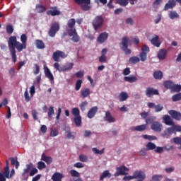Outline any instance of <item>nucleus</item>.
I'll use <instances>...</instances> for the list:
<instances>
[{"label":"nucleus","instance_id":"nucleus-1","mask_svg":"<svg viewBox=\"0 0 181 181\" xmlns=\"http://www.w3.org/2000/svg\"><path fill=\"white\" fill-rule=\"evenodd\" d=\"M8 45L13 62V63H16V62H18V57H16V50L18 52H22L23 49H26V45L23 44V42L21 43L19 41H18V40L16 39V36H11L8 38Z\"/></svg>","mask_w":181,"mask_h":181},{"label":"nucleus","instance_id":"nucleus-2","mask_svg":"<svg viewBox=\"0 0 181 181\" xmlns=\"http://www.w3.org/2000/svg\"><path fill=\"white\" fill-rule=\"evenodd\" d=\"M92 25L95 31L101 29L103 25H104V17L103 16H96L92 21Z\"/></svg>","mask_w":181,"mask_h":181},{"label":"nucleus","instance_id":"nucleus-3","mask_svg":"<svg viewBox=\"0 0 181 181\" xmlns=\"http://www.w3.org/2000/svg\"><path fill=\"white\" fill-rule=\"evenodd\" d=\"M30 172V173H29ZM38 170L37 168H33V163H30L26 165V168L23 170V172L22 173V176L25 177L28 173H29L30 176H35L36 173H37Z\"/></svg>","mask_w":181,"mask_h":181},{"label":"nucleus","instance_id":"nucleus-4","mask_svg":"<svg viewBox=\"0 0 181 181\" xmlns=\"http://www.w3.org/2000/svg\"><path fill=\"white\" fill-rule=\"evenodd\" d=\"M75 3L77 4V5H81V8L82 11H90L91 9V6L90 4H91V0H74Z\"/></svg>","mask_w":181,"mask_h":181},{"label":"nucleus","instance_id":"nucleus-5","mask_svg":"<svg viewBox=\"0 0 181 181\" xmlns=\"http://www.w3.org/2000/svg\"><path fill=\"white\" fill-rule=\"evenodd\" d=\"M128 43H129V38L128 37H123L122 42L120 43L121 49L124 52L125 54H131L132 51L128 48Z\"/></svg>","mask_w":181,"mask_h":181},{"label":"nucleus","instance_id":"nucleus-6","mask_svg":"<svg viewBox=\"0 0 181 181\" xmlns=\"http://www.w3.org/2000/svg\"><path fill=\"white\" fill-rule=\"evenodd\" d=\"M59 30H60V24L59 23H53L49 30L48 35L50 37H54Z\"/></svg>","mask_w":181,"mask_h":181},{"label":"nucleus","instance_id":"nucleus-7","mask_svg":"<svg viewBox=\"0 0 181 181\" xmlns=\"http://www.w3.org/2000/svg\"><path fill=\"white\" fill-rule=\"evenodd\" d=\"M60 57L62 59H66L67 57V54L64 52L57 50L52 54V59L54 62H60Z\"/></svg>","mask_w":181,"mask_h":181},{"label":"nucleus","instance_id":"nucleus-8","mask_svg":"<svg viewBox=\"0 0 181 181\" xmlns=\"http://www.w3.org/2000/svg\"><path fill=\"white\" fill-rule=\"evenodd\" d=\"M117 172L114 174V176L115 177L119 176V175H123L125 176V175H127V173L125 172H128V170H129V168H127L125 165H122L120 167H117L116 168Z\"/></svg>","mask_w":181,"mask_h":181},{"label":"nucleus","instance_id":"nucleus-9","mask_svg":"<svg viewBox=\"0 0 181 181\" xmlns=\"http://www.w3.org/2000/svg\"><path fill=\"white\" fill-rule=\"evenodd\" d=\"M145 93L148 98H151V97H152L153 95H159V90L152 87L146 88Z\"/></svg>","mask_w":181,"mask_h":181},{"label":"nucleus","instance_id":"nucleus-10","mask_svg":"<svg viewBox=\"0 0 181 181\" xmlns=\"http://www.w3.org/2000/svg\"><path fill=\"white\" fill-rule=\"evenodd\" d=\"M134 179H138L140 181L145 180L146 179V175L145 173L142 170H136L133 173Z\"/></svg>","mask_w":181,"mask_h":181},{"label":"nucleus","instance_id":"nucleus-11","mask_svg":"<svg viewBox=\"0 0 181 181\" xmlns=\"http://www.w3.org/2000/svg\"><path fill=\"white\" fill-rule=\"evenodd\" d=\"M151 128L152 131H154V132H161L163 125L162 123L156 121L152 123Z\"/></svg>","mask_w":181,"mask_h":181},{"label":"nucleus","instance_id":"nucleus-12","mask_svg":"<svg viewBox=\"0 0 181 181\" xmlns=\"http://www.w3.org/2000/svg\"><path fill=\"white\" fill-rule=\"evenodd\" d=\"M68 35L70 37L72 36L71 40L74 43H78V42H80V36L77 34L76 30H72L71 32L68 33Z\"/></svg>","mask_w":181,"mask_h":181},{"label":"nucleus","instance_id":"nucleus-13","mask_svg":"<svg viewBox=\"0 0 181 181\" xmlns=\"http://www.w3.org/2000/svg\"><path fill=\"white\" fill-rule=\"evenodd\" d=\"M168 114L170 115V117L173 118V119H175L176 121H180L181 119L180 112L174 110H168Z\"/></svg>","mask_w":181,"mask_h":181},{"label":"nucleus","instance_id":"nucleus-14","mask_svg":"<svg viewBox=\"0 0 181 181\" xmlns=\"http://www.w3.org/2000/svg\"><path fill=\"white\" fill-rule=\"evenodd\" d=\"M67 25L69 28L66 29L67 33H69V32H71L72 30H76V27H74L76 26V19L74 18L69 19L68 21Z\"/></svg>","mask_w":181,"mask_h":181},{"label":"nucleus","instance_id":"nucleus-15","mask_svg":"<svg viewBox=\"0 0 181 181\" xmlns=\"http://www.w3.org/2000/svg\"><path fill=\"white\" fill-rule=\"evenodd\" d=\"M176 6V0H168L165 4L163 11H169V9H173Z\"/></svg>","mask_w":181,"mask_h":181},{"label":"nucleus","instance_id":"nucleus-16","mask_svg":"<svg viewBox=\"0 0 181 181\" xmlns=\"http://www.w3.org/2000/svg\"><path fill=\"white\" fill-rule=\"evenodd\" d=\"M115 4H118L120 6H127L128 5L127 0H115ZM131 5H134L135 2H138V0H129Z\"/></svg>","mask_w":181,"mask_h":181},{"label":"nucleus","instance_id":"nucleus-17","mask_svg":"<svg viewBox=\"0 0 181 181\" xmlns=\"http://www.w3.org/2000/svg\"><path fill=\"white\" fill-rule=\"evenodd\" d=\"M104 120L111 124L112 122H115V117H112L111 115V112L110 110L106 111L105 116L104 117Z\"/></svg>","mask_w":181,"mask_h":181},{"label":"nucleus","instance_id":"nucleus-18","mask_svg":"<svg viewBox=\"0 0 181 181\" xmlns=\"http://www.w3.org/2000/svg\"><path fill=\"white\" fill-rule=\"evenodd\" d=\"M64 131L67 134H66L67 139H76V135H77V134L74 132H71L69 127H65Z\"/></svg>","mask_w":181,"mask_h":181},{"label":"nucleus","instance_id":"nucleus-19","mask_svg":"<svg viewBox=\"0 0 181 181\" xmlns=\"http://www.w3.org/2000/svg\"><path fill=\"white\" fill-rule=\"evenodd\" d=\"M44 73L45 77L49 78V81H54V77L53 76V74L50 71V69L47 66H44Z\"/></svg>","mask_w":181,"mask_h":181},{"label":"nucleus","instance_id":"nucleus-20","mask_svg":"<svg viewBox=\"0 0 181 181\" xmlns=\"http://www.w3.org/2000/svg\"><path fill=\"white\" fill-rule=\"evenodd\" d=\"M98 111V107H97V106H95L90 108L88 112V115H87L88 118H90V119H91V118H94Z\"/></svg>","mask_w":181,"mask_h":181},{"label":"nucleus","instance_id":"nucleus-21","mask_svg":"<svg viewBox=\"0 0 181 181\" xmlns=\"http://www.w3.org/2000/svg\"><path fill=\"white\" fill-rule=\"evenodd\" d=\"M90 94H91V91L90 90V88H82L81 90L80 98H87V97H88V95H90Z\"/></svg>","mask_w":181,"mask_h":181},{"label":"nucleus","instance_id":"nucleus-22","mask_svg":"<svg viewBox=\"0 0 181 181\" xmlns=\"http://www.w3.org/2000/svg\"><path fill=\"white\" fill-rule=\"evenodd\" d=\"M151 43L153 46L156 47H160L162 42L159 41V36L155 35L153 38L151 40Z\"/></svg>","mask_w":181,"mask_h":181},{"label":"nucleus","instance_id":"nucleus-23","mask_svg":"<svg viewBox=\"0 0 181 181\" xmlns=\"http://www.w3.org/2000/svg\"><path fill=\"white\" fill-rule=\"evenodd\" d=\"M163 120L164 121V124H165V125H175L173 119H172V117L168 115H165L163 117Z\"/></svg>","mask_w":181,"mask_h":181},{"label":"nucleus","instance_id":"nucleus-24","mask_svg":"<svg viewBox=\"0 0 181 181\" xmlns=\"http://www.w3.org/2000/svg\"><path fill=\"white\" fill-rule=\"evenodd\" d=\"M174 133L175 132L173 131V128L168 127L164 131L163 134H161V136H163V138H169V136Z\"/></svg>","mask_w":181,"mask_h":181},{"label":"nucleus","instance_id":"nucleus-25","mask_svg":"<svg viewBox=\"0 0 181 181\" xmlns=\"http://www.w3.org/2000/svg\"><path fill=\"white\" fill-rule=\"evenodd\" d=\"M166 54H168V51L165 49H161L158 51L157 56L160 60H165L166 59Z\"/></svg>","mask_w":181,"mask_h":181},{"label":"nucleus","instance_id":"nucleus-26","mask_svg":"<svg viewBox=\"0 0 181 181\" xmlns=\"http://www.w3.org/2000/svg\"><path fill=\"white\" fill-rule=\"evenodd\" d=\"M107 39H108V33H102L98 37L97 40L99 43H104V42H105V40H107Z\"/></svg>","mask_w":181,"mask_h":181},{"label":"nucleus","instance_id":"nucleus-27","mask_svg":"<svg viewBox=\"0 0 181 181\" xmlns=\"http://www.w3.org/2000/svg\"><path fill=\"white\" fill-rule=\"evenodd\" d=\"M64 176L60 173H54L52 177V181H62Z\"/></svg>","mask_w":181,"mask_h":181},{"label":"nucleus","instance_id":"nucleus-28","mask_svg":"<svg viewBox=\"0 0 181 181\" xmlns=\"http://www.w3.org/2000/svg\"><path fill=\"white\" fill-rule=\"evenodd\" d=\"M155 80H162L163 78V73L161 71H156L153 74Z\"/></svg>","mask_w":181,"mask_h":181},{"label":"nucleus","instance_id":"nucleus-29","mask_svg":"<svg viewBox=\"0 0 181 181\" xmlns=\"http://www.w3.org/2000/svg\"><path fill=\"white\" fill-rule=\"evenodd\" d=\"M174 83L172 81H165L163 82V86L168 90H172L173 88Z\"/></svg>","mask_w":181,"mask_h":181},{"label":"nucleus","instance_id":"nucleus-30","mask_svg":"<svg viewBox=\"0 0 181 181\" xmlns=\"http://www.w3.org/2000/svg\"><path fill=\"white\" fill-rule=\"evenodd\" d=\"M35 10L38 13H43V12H46V7L42 4H37Z\"/></svg>","mask_w":181,"mask_h":181},{"label":"nucleus","instance_id":"nucleus-31","mask_svg":"<svg viewBox=\"0 0 181 181\" xmlns=\"http://www.w3.org/2000/svg\"><path fill=\"white\" fill-rule=\"evenodd\" d=\"M124 81H127L128 83H135V81H138V78L134 76H125L124 78Z\"/></svg>","mask_w":181,"mask_h":181},{"label":"nucleus","instance_id":"nucleus-32","mask_svg":"<svg viewBox=\"0 0 181 181\" xmlns=\"http://www.w3.org/2000/svg\"><path fill=\"white\" fill-rule=\"evenodd\" d=\"M35 45L37 49H45L46 46L45 45V42L42 41V40H35Z\"/></svg>","mask_w":181,"mask_h":181},{"label":"nucleus","instance_id":"nucleus-33","mask_svg":"<svg viewBox=\"0 0 181 181\" xmlns=\"http://www.w3.org/2000/svg\"><path fill=\"white\" fill-rule=\"evenodd\" d=\"M128 93L127 92H121L119 95V101H127L128 100Z\"/></svg>","mask_w":181,"mask_h":181},{"label":"nucleus","instance_id":"nucleus-34","mask_svg":"<svg viewBox=\"0 0 181 181\" xmlns=\"http://www.w3.org/2000/svg\"><path fill=\"white\" fill-rule=\"evenodd\" d=\"M105 177H111V173L108 170H105L100 177V180L103 181Z\"/></svg>","mask_w":181,"mask_h":181},{"label":"nucleus","instance_id":"nucleus-35","mask_svg":"<svg viewBox=\"0 0 181 181\" xmlns=\"http://www.w3.org/2000/svg\"><path fill=\"white\" fill-rule=\"evenodd\" d=\"M148 128V124H141L134 127V131H137L138 132H142V131H145Z\"/></svg>","mask_w":181,"mask_h":181},{"label":"nucleus","instance_id":"nucleus-36","mask_svg":"<svg viewBox=\"0 0 181 181\" xmlns=\"http://www.w3.org/2000/svg\"><path fill=\"white\" fill-rule=\"evenodd\" d=\"M42 160H44V162H46L47 165H50V163L53 162V159L52 158V157L45 156V154L42 156Z\"/></svg>","mask_w":181,"mask_h":181},{"label":"nucleus","instance_id":"nucleus-37","mask_svg":"<svg viewBox=\"0 0 181 181\" xmlns=\"http://www.w3.org/2000/svg\"><path fill=\"white\" fill-rule=\"evenodd\" d=\"M140 62V59L139 57H131L129 59V63L130 64H136V63H139Z\"/></svg>","mask_w":181,"mask_h":181},{"label":"nucleus","instance_id":"nucleus-38","mask_svg":"<svg viewBox=\"0 0 181 181\" xmlns=\"http://www.w3.org/2000/svg\"><path fill=\"white\" fill-rule=\"evenodd\" d=\"M168 16L170 18V19H172L173 21L175 19H177L179 18V14L177 13V12L176 11H170Z\"/></svg>","mask_w":181,"mask_h":181},{"label":"nucleus","instance_id":"nucleus-39","mask_svg":"<svg viewBox=\"0 0 181 181\" xmlns=\"http://www.w3.org/2000/svg\"><path fill=\"white\" fill-rule=\"evenodd\" d=\"M47 15H51V16H59L60 11L59 10H49L47 11Z\"/></svg>","mask_w":181,"mask_h":181},{"label":"nucleus","instance_id":"nucleus-40","mask_svg":"<svg viewBox=\"0 0 181 181\" xmlns=\"http://www.w3.org/2000/svg\"><path fill=\"white\" fill-rule=\"evenodd\" d=\"M146 151H153V149H156V145L152 142H148L146 145Z\"/></svg>","mask_w":181,"mask_h":181},{"label":"nucleus","instance_id":"nucleus-41","mask_svg":"<svg viewBox=\"0 0 181 181\" xmlns=\"http://www.w3.org/2000/svg\"><path fill=\"white\" fill-rule=\"evenodd\" d=\"M8 159H9V160H11V165L13 166L16 165V169H18L20 164H19V161H18L17 158L15 159V158L11 157Z\"/></svg>","mask_w":181,"mask_h":181},{"label":"nucleus","instance_id":"nucleus-42","mask_svg":"<svg viewBox=\"0 0 181 181\" xmlns=\"http://www.w3.org/2000/svg\"><path fill=\"white\" fill-rule=\"evenodd\" d=\"M75 125L78 127H81V116H76L74 118Z\"/></svg>","mask_w":181,"mask_h":181},{"label":"nucleus","instance_id":"nucleus-43","mask_svg":"<svg viewBox=\"0 0 181 181\" xmlns=\"http://www.w3.org/2000/svg\"><path fill=\"white\" fill-rule=\"evenodd\" d=\"M6 30L8 35H12L13 33V25L11 24H8L6 26Z\"/></svg>","mask_w":181,"mask_h":181},{"label":"nucleus","instance_id":"nucleus-44","mask_svg":"<svg viewBox=\"0 0 181 181\" xmlns=\"http://www.w3.org/2000/svg\"><path fill=\"white\" fill-rule=\"evenodd\" d=\"M163 179V175H153L151 177L153 181H161Z\"/></svg>","mask_w":181,"mask_h":181},{"label":"nucleus","instance_id":"nucleus-45","mask_svg":"<svg viewBox=\"0 0 181 181\" xmlns=\"http://www.w3.org/2000/svg\"><path fill=\"white\" fill-rule=\"evenodd\" d=\"M173 141L175 145H180L178 149H181V137H174Z\"/></svg>","mask_w":181,"mask_h":181},{"label":"nucleus","instance_id":"nucleus-46","mask_svg":"<svg viewBox=\"0 0 181 181\" xmlns=\"http://www.w3.org/2000/svg\"><path fill=\"white\" fill-rule=\"evenodd\" d=\"M71 114L74 117H80V110L77 107H74L71 110Z\"/></svg>","mask_w":181,"mask_h":181},{"label":"nucleus","instance_id":"nucleus-47","mask_svg":"<svg viewBox=\"0 0 181 181\" xmlns=\"http://www.w3.org/2000/svg\"><path fill=\"white\" fill-rule=\"evenodd\" d=\"M87 105H88V102L87 101H83L79 105V107L81 108V111H82V112L86 111V107H87Z\"/></svg>","mask_w":181,"mask_h":181},{"label":"nucleus","instance_id":"nucleus-48","mask_svg":"<svg viewBox=\"0 0 181 181\" xmlns=\"http://www.w3.org/2000/svg\"><path fill=\"white\" fill-rule=\"evenodd\" d=\"M81 84H83V81L81 79H78L76 81V86H75L76 91H78V90H80V88H81Z\"/></svg>","mask_w":181,"mask_h":181},{"label":"nucleus","instance_id":"nucleus-49","mask_svg":"<svg viewBox=\"0 0 181 181\" xmlns=\"http://www.w3.org/2000/svg\"><path fill=\"white\" fill-rule=\"evenodd\" d=\"M34 66L35 67L33 69V74L37 76V74L40 73V67L39 66V65H37V64H35Z\"/></svg>","mask_w":181,"mask_h":181},{"label":"nucleus","instance_id":"nucleus-50","mask_svg":"<svg viewBox=\"0 0 181 181\" xmlns=\"http://www.w3.org/2000/svg\"><path fill=\"white\" fill-rule=\"evenodd\" d=\"M79 160L80 162H83V163L88 162V156L84 154H81L79 156Z\"/></svg>","mask_w":181,"mask_h":181},{"label":"nucleus","instance_id":"nucleus-51","mask_svg":"<svg viewBox=\"0 0 181 181\" xmlns=\"http://www.w3.org/2000/svg\"><path fill=\"white\" fill-rule=\"evenodd\" d=\"M143 138L144 139H148V141H156L157 139L156 136H148L146 134L143 135Z\"/></svg>","mask_w":181,"mask_h":181},{"label":"nucleus","instance_id":"nucleus-52","mask_svg":"<svg viewBox=\"0 0 181 181\" xmlns=\"http://www.w3.org/2000/svg\"><path fill=\"white\" fill-rule=\"evenodd\" d=\"M92 151L94 152V153H95V155H103V153H104L105 148L98 150L97 148H93Z\"/></svg>","mask_w":181,"mask_h":181},{"label":"nucleus","instance_id":"nucleus-53","mask_svg":"<svg viewBox=\"0 0 181 181\" xmlns=\"http://www.w3.org/2000/svg\"><path fill=\"white\" fill-rule=\"evenodd\" d=\"M172 100L174 102L180 101V100H181V93H179L177 94H175V95H173Z\"/></svg>","mask_w":181,"mask_h":181},{"label":"nucleus","instance_id":"nucleus-54","mask_svg":"<svg viewBox=\"0 0 181 181\" xmlns=\"http://www.w3.org/2000/svg\"><path fill=\"white\" fill-rule=\"evenodd\" d=\"M70 175L72 177H80V173L76 171V170H71Z\"/></svg>","mask_w":181,"mask_h":181},{"label":"nucleus","instance_id":"nucleus-55","mask_svg":"<svg viewBox=\"0 0 181 181\" xmlns=\"http://www.w3.org/2000/svg\"><path fill=\"white\" fill-rule=\"evenodd\" d=\"M171 90L175 91L176 93H179V91H181V85H175V83H174Z\"/></svg>","mask_w":181,"mask_h":181},{"label":"nucleus","instance_id":"nucleus-56","mask_svg":"<svg viewBox=\"0 0 181 181\" xmlns=\"http://www.w3.org/2000/svg\"><path fill=\"white\" fill-rule=\"evenodd\" d=\"M139 57H140L141 62H145L146 60L147 57H148V54L141 52L139 54Z\"/></svg>","mask_w":181,"mask_h":181},{"label":"nucleus","instance_id":"nucleus-57","mask_svg":"<svg viewBox=\"0 0 181 181\" xmlns=\"http://www.w3.org/2000/svg\"><path fill=\"white\" fill-rule=\"evenodd\" d=\"M149 52H150L149 47H148V45H144L141 48V53H146V54H148Z\"/></svg>","mask_w":181,"mask_h":181},{"label":"nucleus","instance_id":"nucleus-58","mask_svg":"<svg viewBox=\"0 0 181 181\" xmlns=\"http://www.w3.org/2000/svg\"><path fill=\"white\" fill-rule=\"evenodd\" d=\"M59 135V130L57 129H52L50 132V136L54 137Z\"/></svg>","mask_w":181,"mask_h":181},{"label":"nucleus","instance_id":"nucleus-59","mask_svg":"<svg viewBox=\"0 0 181 181\" xmlns=\"http://www.w3.org/2000/svg\"><path fill=\"white\" fill-rule=\"evenodd\" d=\"M46 168V164L42 161H39L37 163V169L42 170V169H45Z\"/></svg>","mask_w":181,"mask_h":181},{"label":"nucleus","instance_id":"nucleus-60","mask_svg":"<svg viewBox=\"0 0 181 181\" xmlns=\"http://www.w3.org/2000/svg\"><path fill=\"white\" fill-rule=\"evenodd\" d=\"M53 114H54V109L52 106H50L48 109V117L49 118H52L53 117Z\"/></svg>","mask_w":181,"mask_h":181},{"label":"nucleus","instance_id":"nucleus-61","mask_svg":"<svg viewBox=\"0 0 181 181\" xmlns=\"http://www.w3.org/2000/svg\"><path fill=\"white\" fill-rule=\"evenodd\" d=\"M156 118V117H153L152 116L147 117L146 119V125H148L149 124H152V122L155 121Z\"/></svg>","mask_w":181,"mask_h":181},{"label":"nucleus","instance_id":"nucleus-62","mask_svg":"<svg viewBox=\"0 0 181 181\" xmlns=\"http://www.w3.org/2000/svg\"><path fill=\"white\" fill-rule=\"evenodd\" d=\"M21 40L23 45H26V42H28V36H26V34H22L21 35Z\"/></svg>","mask_w":181,"mask_h":181},{"label":"nucleus","instance_id":"nucleus-63","mask_svg":"<svg viewBox=\"0 0 181 181\" xmlns=\"http://www.w3.org/2000/svg\"><path fill=\"white\" fill-rule=\"evenodd\" d=\"M6 176V179H9V166L4 167V173H3Z\"/></svg>","mask_w":181,"mask_h":181},{"label":"nucleus","instance_id":"nucleus-64","mask_svg":"<svg viewBox=\"0 0 181 181\" xmlns=\"http://www.w3.org/2000/svg\"><path fill=\"white\" fill-rule=\"evenodd\" d=\"M155 112H160L162 110H163V105L160 104H158L155 107Z\"/></svg>","mask_w":181,"mask_h":181}]
</instances>
